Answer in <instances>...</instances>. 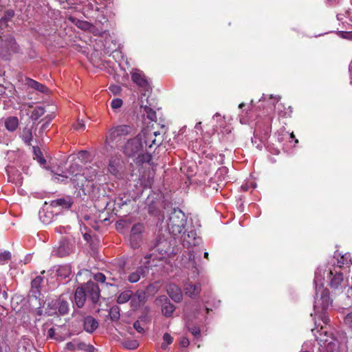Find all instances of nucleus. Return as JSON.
<instances>
[{"mask_svg": "<svg viewBox=\"0 0 352 352\" xmlns=\"http://www.w3.org/2000/svg\"><path fill=\"white\" fill-rule=\"evenodd\" d=\"M267 100V99H266V97L263 96L261 98V99H260V100H259V101H260V102H261V101H265V100Z\"/></svg>", "mask_w": 352, "mask_h": 352, "instance_id": "nucleus-61", "label": "nucleus"}, {"mask_svg": "<svg viewBox=\"0 0 352 352\" xmlns=\"http://www.w3.org/2000/svg\"><path fill=\"white\" fill-rule=\"evenodd\" d=\"M74 127L75 130L83 131L85 129V125L83 120H78Z\"/></svg>", "mask_w": 352, "mask_h": 352, "instance_id": "nucleus-46", "label": "nucleus"}, {"mask_svg": "<svg viewBox=\"0 0 352 352\" xmlns=\"http://www.w3.org/2000/svg\"><path fill=\"white\" fill-rule=\"evenodd\" d=\"M184 289L186 295L190 298H195L201 292V285L199 283L192 284L188 280L184 285Z\"/></svg>", "mask_w": 352, "mask_h": 352, "instance_id": "nucleus-17", "label": "nucleus"}, {"mask_svg": "<svg viewBox=\"0 0 352 352\" xmlns=\"http://www.w3.org/2000/svg\"><path fill=\"white\" fill-rule=\"evenodd\" d=\"M144 228L142 223L135 224L131 230L130 243L133 248H137L140 246L142 241V233Z\"/></svg>", "mask_w": 352, "mask_h": 352, "instance_id": "nucleus-9", "label": "nucleus"}, {"mask_svg": "<svg viewBox=\"0 0 352 352\" xmlns=\"http://www.w3.org/2000/svg\"><path fill=\"white\" fill-rule=\"evenodd\" d=\"M58 311L60 314L65 315L69 311V304L67 301L60 300L58 301L57 303Z\"/></svg>", "mask_w": 352, "mask_h": 352, "instance_id": "nucleus-31", "label": "nucleus"}, {"mask_svg": "<svg viewBox=\"0 0 352 352\" xmlns=\"http://www.w3.org/2000/svg\"><path fill=\"white\" fill-rule=\"evenodd\" d=\"M94 278L96 281L102 283H104L106 280V277L102 273H97L94 275Z\"/></svg>", "mask_w": 352, "mask_h": 352, "instance_id": "nucleus-45", "label": "nucleus"}, {"mask_svg": "<svg viewBox=\"0 0 352 352\" xmlns=\"http://www.w3.org/2000/svg\"><path fill=\"white\" fill-rule=\"evenodd\" d=\"M68 176L66 175H58L56 174L54 175V180H57L58 182H65L68 179Z\"/></svg>", "mask_w": 352, "mask_h": 352, "instance_id": "nucleus-49", "label": "nucleus"}, {"mask_svg": "<svg viewBox=\"0 0 352 352\" xmlns=\"http://www.w3.org/2000/svg\"><path fill=\"white\" fill-rule=\"evenodd\" d=\"M173 338L169 333H164L163 336V342L162 343L161 347L164 349H166L167 346L173 342Z\"/></svg>", "mask_w": 352, "mask_h": 352, "instance_id": "nucleus-34", "label": "nucleus"}, {"mask_svg": "<svg viewBox=\"0 0 352 352\" xmlns=\"http://www.w3.org/2000/svg\"><path fill=\"white\" fill-rule=\"evenodd\" d=\"M69 19L73 23H74L78 28H80L81 30H88L90 27V23L87 21L78 20L72 16H70Z\"/></svg>", "mask_w": 352, "mask_h": 352, "instance_id": "nucleus-29", "label": "nucleus"}, {"mask_svg": "<svg viewBox=\"0 0 352 352\" xmlns=\"http://www.w3.org/2000/svg\"><path fill=\"white\" fill-rule=\"evenodd\" d=\"M109 89L111 91V92L114 95L119 94L122 89L120 85H111Z\"/></svg>", "mask_w": 352, "mask_h": 352, "instance_id": "nucleus-44", "label": "nucleus"}, {"mask_svg": "<svg viewBox=\"0 0 352 352\" xmlns=\"http://www.w3.org/2000/svg\"><path fill=\"white\" fill-rule=\"evenodd\" d=\"M97 320L91 316H87L84 319V329L87 332L92 333L98 327Z\"/></svg>", "mask_w": 352, "mask_h": 352, "instance_id": "nucleus-19", "label": "nucleus"}, {"mask_svg": "<svg viewBox=\"0 0 352 352\" xmlns=\"http://www.w3.org/2000/svg\"><path fill=\"white\" fill-rule=\"evenodd\" d=\"M148 272V267L140 266L129 274L128 280L132 283H137L142 277H144Z\"/></svg>", "mask_w": 352, "mask_h": 352, "instance_id": "nucleus-13", "label": "nucleus"}, {"mask_svg": "<svg viewBox=\"0 0 352 352\" xmlns=\"http://www.w3.org/2000/svg\"><path fill=\"white\" fill-rule=\"evenodd\" d=\"M145 111L146 113L147 118L151 121H156L157 116L155 111H153L150 107H145Z\"/></svg>", "mask_w": 352, "mask_h": 352, "instance_id": "nucleus-40", "label": "nucleus"}, {"mask_svg": "<svg viewBox=\"0 0 352 352\" xmlns=\"http://www.w3.org/2000/svg\"><path fill=\"white\" fill-rule=\"evenodd\" d=\"M109 169L110 171H111L113 169L114 170V168H113V166L111 164H109Z\"/></svg>", "mask_w": 352, "mask_h": 352, "instance_id": "nucleus-63", "label": "nucleus"}, {"mask_svg": "<svg viewBox=\"0 0 352 352\" xmlns=\"http://www.w3.org/2000/svg\"><path fill=\"white\" fill-rule=\"evenodd\" d=\"M78 164H73L71 166H70V170H74V169H78Z\"/></svg>", "mask_w": 352, "mask_h": 352, "instance_id": "nucleus-56", "label": "nucleus"}, {"mask_svg": "<svg viewBox=\"0 0 352 352\" xmlns=\"http://www.w3.org/2000/svg\"><path fill=\"white\" fill-rule=\"evenodd\" d=\"M84 238L86 241H89L91 239V236L89 234H85Z\"/></svg>", "mask_w": 352, "mask_h": 352, "instance_id": "nucleus-57", "label": "nucleus"}, {"mask_svg": "<svg viewBox=\"0 0 352 352\" xmlns=\"http://www.w3.org/2000/svg\"><path fill=\"white\" fill-rule=\"evenodd\" d=\"M334 258L337 259L338 269L340 270L342 267L346 266L349 267L352 265V258L351 257V254L349 253H345L344 254H341L340 253L336 252L334 254Z\"/></svg>", "mask_w": 352, "mask_h": 352, "instance_id": "nucleus-14", "label": "nucleus"}, {"mask_svg": "<svg viewBox=\"0 0 352 352\" xmlns=\"http://www.w3.org/2000/svg\"><path fill=\"white\" fill-rule=\"evenodd\" d=\"M48 124H49L48 122H46V123H45L44 124H43V126H42V129H46V128L48 126Z\"/></svg>", "mask_w": 352, "mask_h": 352, "instance_id": "nucleus-58", "label": "nucleus"}, {"mask_svg": "<svg viewBox=\"0 0 352 352\" xmlns=\"http://www.w3.org/2000/svg\"><path fill=\"white\" fill-rule=\"evenodd\" d=\"M155 133V137L156 138L157 135H160V133L158 131H153Z\"/></svg>", "mask_w": 352, "mask_h": 352, "instance_id": "nucleus-60", "label": "nucleus"}, {"mask_svg": "<svg viewBox=\"0 0 352 352\" xmlns=\"http://www.w3.org/2000/svg\"><path fill=\"white\" fill-rule=\"evenodd\" d=\"M167 293L170 298L176 302H179L182 300V292L181 289L175 284H170L166 289Z\"/></svg>", "mask_w": 352, "mask_h": 352, "instance_id": "nucleus-16", "label": "nucleus"}, {"mask_svg": "<svg viewBox=\"0 0 352 352\" xmlns=\"http://www.w3.org/2000/svg\"><path fill=\"white\" fill-rule=\"evenodd\" d=\"M14 170H15L12 166H8L6 168L8 179L13 182L19 179V177H20V173L18 171H16V174H14Z\"/></svg>", "mask_w": 352, "mask_h": 352, "instance_id": "nucleus-30", "label": "nucleus"}, {"mask_svg": "<svg viewBox=\"0 0 352 352\" xmlns=\"http://www.w3.org/2000/svg\"><path fill=\"white\" fill-rule=\"evenodd\" d=\"M54 333H55V330L54 328H50L49 330H48V336L50 337V338H54Z\"/></svg>", "mask_w": 352, "mask_h": 352, "instance_id": "nucleus-55", "label": "nucleus"}, {"mask_svg": "<svg viewBox=\"0 0 352 352\" xmlns=\"http://www.w3.org/2000/svg\"><path fill=\"white\" fill-rule=\"evenodd\" d=\"M11 258V254L8 251H5L3 252L0 253V261H1V264H4L6 262L8 261Z\"/></svg>", "mask_w": 352, "mask_h": 352, "instance_id": "nucleus-42", "label": "nucleus"}, {"mask_svg": "<svg viewBox=\"0 0 352 352\" xmlns=\"http://www.w3.org/2000/svg\"><path fill=\"white\" fill-rule=\"evenodd\" d=\"M244 103H241L239 106V108H242L244 106Z\"/></svg>", "mask_w": 352, "mask_h": 352, "instance_id": "nucleus-64", "label": "nucleus"}, {"mask_svg": "<svg viewBox=\"0 0 352 352\" xmlns=\"http://www.w3.org/2000/svg\"><path fill=\"white\" fill-rule=\"evenodd\" d=\"M145 300V292L142 291H137L135 294L131 292V298H130V304L133 309L140 307Z\"/></svg>", "mask_w": 352, "mask_h": 352, "instance_id": "nucleus-15", "label": "nucleus"}, {"mask_svg": "<svg viewBox=\"0 0 352 352\" xmlns=\"http://www.w3.org/2000/svg\"><path fill=\"white\" fill-rule=\"evenodd\" d=\"M33 153L34 159L36 160L41 165L45 164L46 160L44 158L41 149L38 146H33Z\"/></svg>", "mask_w": 352, "mask_h": 352, "instance_id": "nucleus-27", "label": "nucleus"}, {"mask_svg": "<svg viewBox=\"0 0 352 352\" xmlns=\"http://www.w3.org/2000/svg\"><path fill=\"white\" fill-rule=\"evenodd\" d=\"M43 280V278L41 276H36L34 280H32V283H31L32 293H35L34 292V289H38Z\"/></svg>", "mask_w": 352, "mask_h": 352, "instance_id": "nucleus-37", "label": "nucleus"}, {"mask_svg": "<svg viewBox=\"0 0 352 352\" xmlns=\"http://www.w3.org/2000/svg\"><path fill=\"white\" fill-rule=\"evenodd\" d=\"M144 151V144L139 134L135 138L129 140L124 146V152L129 157L139 156Z\"/></svg>", "mask_w": 352, "mask_h": 352, "instance_id": "nucleus-6", "label": "nucleus"}, {"mask_svg": "<svg viewBox=\"0 0 352 352\" xmlns=\"http://www.w3.org/2000/svg\"><path fill=\"white\" fill-rule=\"evenodd\" d=\"M318 332L319 336H316V339L320 344L321 346H322V345L326 346V343H327V349L324 352H333L336 345L332 342L333 338L331 334H328L327 331H324L322 327Z\"/></svg>", "mask_w": 352, "mask_h": 352, "instance_id": "nucleus-10", "label": "nucleus"}, {"mask_svg": "<svg viewBox=\"0 0 352 352\" xmlns=\"http://www.w3.org/2000/svg\"><path fill=\"white\" fill-rule=\"evenodd\" d=\"M123 104L122 100L120 98H114L111 102V107L114 110L116 111L117 109H120Z\"/></svg>", "mask_w": 352, "mask_h": 352, "instance_id": "nucleus-39", "label": "nucleus"}, {"mask_svg": "<svg viewBox=\"0 0 352 352\" xmlns=\"http://www.w3.org/2000/svg\"><path fill=\"white\" fill-rule=\"evenodd\" d=\"M98 174V171L95 166L86 167L83 170L82 175L86 180H94Z\"/></svg>", "mask_w": 352, "mask_h": 352, "instance_id": "nucleus-24", "label": "nucleus"}, {"mask_svg": "<svg viewBox=\"0 0 352 352\" xmlns=\"http://www.w3.org/2000/svg\"><path fill=\"white\" fill-rule=\"evenodd\" d=\"M220 115L219 113H216L214 116H213V119H215V118H220Z\"/></svg>", "mask_w": 352, "mask_h": 352, "instance_id": "nucleus-59", "label": "nucleus"}, {"mask_svg": "<svg viewBox=\"0 0 352 352\" xmlns=\"http://www.w3.org/2000/svg\"><path fill=\"white\" fill-rule=\"evenodd\" d=\"M192 268L194 269V271H193V275H192L191 277H192V278H193V277H195H195H197V276H198V274H199L198 269L197 268V267H196V266H195V265H194V262H193V263H192Z\"/></svg>", "mask_w": 352, "mask_h": 352, "instance_id": "nucleus-54", "label": "nucleus"}, {"mask_svg": "<svg viewBox=\"0 0 352 352\" xmlns=\"http://www.w3.org/2000/svg\"><path fill=\"white\" fill-rule=\"evenodd\" d=\"M45 113V110L42 107H36L32 112V118L35 120L39 118Z\"/></svg>", "mask_w": 352, "mask_h": 352, "instance_id": "nucleus-38", "label": "nucleus"}, {"mask_svg": "<svg viewBox=\"0 0 352 352\" xmlns=\"http://www.w3.org/2000/svg\"><path fill=\"white\" fill-rule=\"evenodd\" d=\"M344 324L351 329H352V312L347 314L344 318Z\"/></svg>", "mask_w": 352, "mask_h": 352, "instance_id": "nucleus-43", "label": "nucleus"}, {"mask_svg": "<svg viewBox=\"0 0 352 352\" xmlns=\"http://www.w3.org/2000/svg\"><path fill=\"white\" fill-rule=\"evenodd\" d=\"M57 276L62 278H66L72 274V267L69 265H60L56 270Z\"/></svg>", "mask_w": 352, "mask_h": 352, "instance_id": "nucleus-25", "label": "nucleus"}, {"mask_svg": "<svg viewBox=\"0 0 352 352\" xmlns=\"http://www.w3.org/2000/svg\"><path fill=\"white\" fill-rule=\"evenodd\" d=\"M146 291L148 293H150V292L155 293V292H156L157 289H155V287L154 285H149L146 287Z\"/></svg>", "mask_w": 352, "mask_h": 352, "instance_id": "nucleus-53", "label": "nucleus"}, {"mask_svg": "<svg viewBox=\"0 0 352 352\" xmlns=\"http://www.w3.org/2000/svg\"><path fill=\"white\" fill-rule=\"evenodd\" d=\"M14 16V12L12 10H8L5 16L2 17L0 19V25L4 24L5 26L7 25V22Z\"/></svg>", "mask_w": 352, "mask_h": 352, "instance_id": "nucleus-41", "label": "nucleus"}, {"mask_svg": "<svg viewBox=\"0 0 352 352\" xmlns=\"http://www.w3.org/2000/svg\"><path fill=\"white\" fill-rule=\"evenodd\" d=\"M204 257L208 258V252H205L204 253Z\"/></svg>", "mask_w": 352, "mask_h": 352, "instance_id": "nucleus-62", "label": "nucleus"}, {"mask_svg": "<svg viewBox=\"0 0 352 352\" xmlns=\"http://www.w3.org/2000/svg\"><path fill=\"white\" fill-rule=\"evenodd\" d=\"M54 252H56V254L60 257L67 256L71 252L69 243L66 240L61 241L56 250H54Z\"/></svg>", "mask_w": 352, "mask_h": 352, "instance_id": "nucleus-18", "label": "nucleus"}, {"mask_svg": "<svg viewBox=\"0 0 352 352\" xmlns=\"http://www.w3.org/2000/svg\"><path fill=\"white\" fill-rule=\"evenodd\" d=\"M65 349L76 352H94V347L92 345L86 344L79 338H75L66 344Z\"/></svg>", "mask_w": 352, "mask_h": 352, "instance_id": "nucleus-7", "label": "nucleus"}, {"mask_svg": "<svg viewBox=\"0 0 352 352\" xmlns=\"http://www.w3.org/2000/svg\"><path fill=\"white\" fill-rule=\"evenodd\" d=\"M4 125L9 131H14L19 126V119L15 116H10L6 118Z\"/></svg>", "mask_w": 352, "mask_h": 352, "instance_id": "nucleus-21", "label": "nucleus"}, {"mask_svg": "<svg viewBox=\"0 0 352 352\" xmlns=\"http://www.w3.org/2000/svg\"><path fill=\"white\" fill-rule=\"evenodd\" d=\"M342 36L344 38L352 39V31L351 32H343Z\"/></svg>", "mask_w": 352, "mask_h": 352, "instance_id": "nucleus-52", "label": "nucleus"}, {"mask_svg": "<svg viewBox=\"0 0 352 352\" xmlns=\"http://www.w3.org/2000/svg\"><path fill=\"white\" fill-rule=\"evenodd\" d=\"M133 327L138 333H142L144 332V328L142 327L140 322L138 320L133 323Z\"/></svg>", "mask_w": 352, "mask_h": 352, "instance_id": "nucleus-48", "label": "nucleus"}, {"mask_svg": "<svg viewBox=\"0 0 352 352\" xmlns=\"http://www.w3.org/2000/svg\"><path fill=\"white\" fill-rule=\"evenodd\" d=\"M182 240L184 246H192L195 245L197 243V232L194 230L183 231L182 233Z\"/></svg>", "mask_w": 352, "mask_h": 352, "instance_id": "nucleus-12", "label": "nucleus"}, {"mask_svg": "<svg viewBox=\"0 0 352 352\" xmlns=\"http://www.w3.org/2000/svg\"><path fill=\"white\" fill-rule=\"evenodd\" d=\"M228 173V169L226 167H221L219 168L215 174V176L218 178L219 182L224 181L226 179Z\"/></svg>", "mask_w": 352, "mask_h": 352, "instance_id": "nucleus-33", "label": "nucleus"}, {"mask_svg": "<svg viewBox=\"0 0 352 352\" xmlns=\"http://www.w3.org/2000/svg\"><path fill=\"white\" fill-rule=\"evenodd\" d=\"M319 269L324 270V272L321 273V276L320 277H324V278H325V274L327 273V277L329 280V285L332 289H342L345 287L347 280L344 278L343 274L341 272L340 270L338 269V267H329L328 270H327L326 268L320 267L316 272ZM316 273V272H315V274ZM324 280V279L322 280L323 286Z\"/></svg>", "mask_w": 352, "mask_h": 352, "instance_id": "nucleus-3", "label": "nucleus"}, {"mask_svg": "<svg viewBox=\"0 0 352 352\" xmlns=\"http://www.w3.org/2000/svg\"><path fill=\"white\" fill-rule=\"evenodd\" d=\"M27 84L30 87L33 88L41 93L45 94L48 92V89L47 87L34 80L28 78Z\"/></svg>", "mask_w": 352, "mask_h": 352, "instance_id": "nucleus-23", "label": "nucleus"}, {"mask_svg": "<svg viewBox=\"0 0 352 352\" xmlns=\"http://www.w3.org/2000/svg\"><path fill=\"white\" fill-rule=\"evenodd\" d=\"M122 346L127 349H135L139 346V343L135 340L126 339L122 342Z\"/></svg>", "mask_w": 352, "mask_h": 352, "instance_id": "nucleus-32", "label": "nucleus"}, {"mask_svg": "<svg viewBox=\"0 0 352 352\" xmlns=\"http://www.w3.org/2000/svg\"><path fill=\"white\" fill-rule=\"evenodd\" d=\"M185 214L179 209H174L169 217L168 227L175 236L181 234L186 224Z\"/></svg>", "mask_w": 352, "mask_h": 352, "instance_id": "nucleus-4", "label": "nucleus"}, {"mask_svg": "<svg viewBox=\"0 0 352 352\" xmlns=\"http://www.w3.org/2000/svg\"><path fill=\"white\" fill-rule=\"evenodd\" d=\"M109 316L111 320H118L120 317V308L118 306H113L110 309Z\"/></svg>", "mask_w": 352, "mask_h": 352, "instance_id": "nucleus-35", "label": "nucleus"}, {"mask_svg": "<svg viewBox=\"0 0 352 352\" xmlns=\"http://www.w3.org/2000/svg\"><path fill=\"white\" fill-rule=\"evenodd\" d=\"M131 129L128 125H120L111 128L106 135L104 145L106 150H109V146L112 148L114 146V143L116 144L120 142L123 136L130 133Z\"/></svg>", "mask_w": 352, "mask_h": 352, "instance_id": "nucleus-5", "label": "nucleus"}, {"mask_svg": "<svg viewBox=\"0 0 352 352\" xmlns=\"http://www.w3.org/2000/svg\"><path fill=\"white\" fill-rule=\"evenodd\" d=\"M20 137L26 145L30 146L33 138L32 127L28 126L24 127L21 133Z\"/></svg>", "mask_w": 352, "mask_h": 352, "instance_id": "nucleus-20", "label": "nucleus"}, {"mask_svg": "<svg viewBox=\"0 0 352 352\" xmlns=\"http://www.w3.org/2000/svg\"><path fill=\"white\" fill-rule=\"evenodd\" d=\"M85 7H87L91 10H98V8L96 6V1L95 0H91Z\"/></svg>", "mask_w": 352, "mask_h": 352, "instance_id": "nucleus-47", "label": "nucleus"}, {"mask_svg": "<svg viewBox=\"0 0 352 352\" xmlns=\"http://www.w3.org/2000/svg\"><path fill=\"white\" fill-rule=\"evenodd\" d=\"M51 206L52 207L60 206L65 209H69L72 206L71 199L69 197L60 198L52 201Z\"/></svg>", "mask_w": 352, "mask_h": 352, "instance_id": "nucleus-22", "label": "nucleus"}, {"mask_svg": "<svg viewBox=\"0 0 352 352\" xmlns=\"http://www.w3.org/2000/svg\"><path fill=\"white\" fill-rule=\"evenodd\" d=\"M175 309V305L171 304L169 301H166L162 307V311L163 314L166 317L171 316Z\"/></svg>", "mask_w": 352, "mask_h": 352, "instance_id": "nucleus-26", "label": "nucleus"}, {"mask_svg": "<svg viewBox=\"0 0 352 352\" xmlns=\"http://www.w3.org/2000/svg\"><path fill=\"white\" fill-rule=\"evenodd\" d=\"M280 100V97L279 96H275V97H273L272 95L270 96H269L268 98V106H267V108L270 109V110H273L274 109L276 108V103H277Z\"/></svg>", "mask_w": 352, "mask_h": 352, "instance_id": "nucleus-36", "label": "nucleus"}, {"mask_svg": "<svg viewBox=\"0 0 352 352\" xmlns=\"http://www.w3.org/2000/svg\"><path fill=\"white\" fill-rule=\"evenodd\" d=\"M140 138L144 144V150L146 148H152L153 146H158L160 142H157L155 133L151 129H144L139 133Z\"/></svg>", "mask_w": 352, "mask_h": 352, "instance_id": "nucleus-8", "label": "nucleus"}, {"mask_svg": "<svg viewBox=\"0 0 352 352\" xmlns=\"http://www.w3.org/2000/svg\"><path fill=\"white\" fill-rule=\"evenodd\" d=\"M87 296L90 298L93 303L98 302L100 289L96 283L88 281L84 286L76 289L74 294V302L78 308L83 307Z\"/></svg>", "mask_w": 352, "mask_h": 352, "instance_id": "nucleus-2", "label": "nucleus"}, {"mask_svg": "<svg viewBox=\"0 0 352 352\" xmlns=\"http://www.w3.org/2000/svg\"><path fill=\"white\" fill-rule=\"evenodd\" d=\"M131 298V291L126 290L119 294L117 298V302L118 304H124L128 302Z\"/></svg>", "mask_w": 352, "mask_h": 352, "instance_id": "nucleus-28", "label": "nucleus"}, {"mask_svg": "<svg viewBox=\"0 0 352 352\" xmlns=\"http://www.w3.org/2000/svg\"><path fill=\"white\" fill-rule=\"evenodd\" d=\"M188 329L195 336H199L200 335V329L197 327H193L192 328H189Z\"/></svg>", "mask_w": 352, "mask_h": 352, "instance_id": "nucleus-50", "label": "nucleus"}, {"mask_svg": "<svg viewBox=\"0 0 352 352\" xmlns=\"http://www.w3.org/2000/svg\"><path fill=\"white\" fill-rule=\"evenodd\" d=\"M322 272H324V270L319 269L316 273L314 280L315 285L314 308L315 314H319L323 323L327 324L330 320L324 311L331 305L332 300L330 298L329 290L322 284V280L324 279V277H320Z\"/></svg>", "mask_w": 352, "mask_h": 352, "instance_id": "nucleus-1", "label": "nucleus"}, {"mask_svg": "<svg viewBox=\"0 0 352 352\" xmlns=\"http://www.w3.org/2000/svg\"><path fill=\"white\" fill-rule=\"evenodd\" d=\"M190 344V342L188 340V339L186 337H182L180 339V344L183 346V347H187Z\"/></svg>", "mask_w": 352, "mask_h": 352, "instance_id": "nucleus-51", "label": "nucleus"}, {"mask_svg": "<svg viewBox=\"0 0 352 352\" xmlns=\"http://www.w3.org/2000/svg\"><path fill=\"white\" fill-rule=\"evenodd\" d=\"M131 79L140 88L145 91L150 89V84L144 74L140 70L135 69L131 72Z\"/></svg>", "mask_w": 352, "mask_h": 352, "instance_id": "nucleus-11", "label": "nucleus"}]
</instances>
